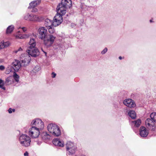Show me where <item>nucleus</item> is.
Segmentation results:
<instances>
[{
  "label": "nucleus",
  "mask_w": 156,
  "mask_h": 156,
  "mask_svg": "<svg viewBox=\"0 0 156 156\" xmlns=\"http://www.w3.org/2000/svg\"><path fill=\"white\" fill-rule=\"evenodd\" d=\"M75 156H86L82 154V155H79V156L75 155Z\"/></svg>",
  "instance_id": "nucleus-48"
},
{
  "label": "nucleus",
  "mask_w": 156,
  "mask_h": 156,
  "mask_svg": "<svg viewBox=\"0 0 156 156\" xmlns=\"http://www.w3.org/2000/svg\"><path fill=\"white\" fill-rule=\"evenodd\" d=\"M12 77L9 76L5 80V83L6 85H9L11 84Z\"/></svg>",
  "instance_id": "nucleus-31"
},
{
  "label": "nucleus",
  "mask_w": 156,
  "mask_h": 156,
  "mask_svg": "<svg viewBox=\"0 0 156 156\" xmlns=\"http://www.w3.org/2000/svg\"><path fill=\"white\" fill-rule=\"evenodd\" d=\"M44 25L46 27H50L53 25V22L48 19H46L45 20Z\"/></svg>",
  "instance_id": "nucleus-21"
},
{
  "label": "nucleus",
  "mask_w": 156,
  "mask_h": 156,
  "mask_svg": "<svg viewBox=\"0 0 156 156\" xmlns=\"http://www.w3.org/2000/svg\"><path fill=\"white\" fill-rule=\"evenodd\" d=\"M14 27L13 25H11L9 26L7 28L6 33L7 34L11 33L13 30Z\"/></svg>",
  "instance_id": "nucleus-24"
},
{
  "label": "nucleus",
  "mask_w": 156,
  "mask_h": 156,
  "mask_svg": "<svg viewBox=\"0 0 156 156\" xmlns=\"http://www.w3.org/2000/svg\"><path fill=\"white\" fill-rule=\"evenodd\" d=\"M119 59L121 60L122 59V57L120 56L119 57Z\"/></svg>",
  "instance_id": "nucleus-47"
},
{
  "label": "nucleus",
  "mask_w": 156,
  "mask_h": 156,
  "mask_svg": "<svg viewBox=\"0 0 156 156\" xmlns=\"http://www.w3.org/2000/svg\"><path fill=\"white\" fill-rule=\"evenodd\" d=\"M40 20V19L38 15L32 14L30 20L31 21H39Z\"/></svg>",
  "instance_id": "nucleus-22"
},
{
  "label": "nucleus",
  "mask_w": 156,
  "mask_h": 156,
  "mask_svg": "<svg viewBox=\"0 0 156 156\" xmlns=\"http://www.w3.org/2000/svg\"><path fill=\"white\" fill-rule=\"evenodd\" d=\"M38 33L39 37L41 40L44 39L48 36L47 29L44 27H40L38 29Z\"/></svg>",
  "instance_id": "nucleus-9"
},
{
  "label": "nucleus",
  "mask_w": 156,
  "mask_h": 156,
  "mask_svg": "<svg viewBox=\"0 0 156 156\" xmlns=\"http://www.w3.org/2000/svg\"><path fill=\"white\" fill-rule=\"evenodd\" d=\"M18 138L20 144L22 146L27 147L30 146L31 139L29 136L25 134H22L18 136Z\"/></svg>",
  "instance_id": "nucleus-1"
},
{
  "label": "nucleus",
  "mask_w": 156,
  "mask_h": 156,
  "mask_svg": "<svg viewBox=\"0 0 156 156\" xmlns=\"http://www.w3.org/2000/svg\"><path fill=\"white\" fill-rule=\"evenodd\" d=\"M55 37L51 34H49L44 39V44L48 46H51L54 42Z\"/></svg>",
  "instance_id": "nucleus-10"
},
{
  "label": "nucleus",
  "mask_w": 156,
  "mask_h": 156,
  "mask_svg": "<svg viewBox=\"0 0 156 156\" xmlns=\"http://www.w3.org/2000/svg\"><path fill=\"white\" fill-rule=\"evenodd\" d=\"M150 21L151 23L153 22V21H152V20H150Z\"/></svg>",
  "instance_id": "nucleus-49"
},
{
  "label": "nucleus",
  "mask_w": 156,
  "mask_h": 156,
  "mask_svg": "<svg viewBox=\"0 0 156 156\" xmlns=\"http://www.w3.org/2000/svg\"><path fill=\"white\" fill-rule=\"evenodd\" d=\"M4 84H2V85H0V88L3 90H5V87H4Z\"/></svg>",
  "instance_id": "nucleus-39"
},
{
  "label": "nucleus",
  "mask_w": 156,
  "mask_h": 156,
  "mask_svg": "<svg viewBox=\"0 0 156 156\" xmlns=\"http://www.w3.org/2000/svg\"><path fill=\"white\" fill-rule=\"evenodd\" d=\"M24 156H29V154L26 151V152L24 154Z\"/></svg>",
  "instance_id": "nucleus-44"
},
{
  "label": "nucleus",
  "mask_w": 156,
  "mask_h": 156,
  "mask_svg": "<svg viewBox=\"0 0 156 156\" xmlns=\"http://www.w3.org/2000/svg\"><path fill=\"white\" fill-rule=\"evenodd\" d=\"M139 132L140 135L142 137H146L148 134V131L144 126H141L140 127Z\"/></svg>",
  "instance_id": "nucleus-15"
},
{
  "label": "nucleus",
  "mask_w": 156,
  "mask_h": 156,
  "mask_svg": "<svg viewBox=\"0 0 156 156\" xmlns=\"http://www.w3.org/2000/svg\"><path fill=\"white\" fill-rule=\"evenodd\" d=\"M20 60L23 66H27L31 60L30 56L26 54H22L20 56Z\"/></svg>",
  "instance_id": "nucleus-8"
},
{
  "label": "nucleus",
  "mask_w": 156,
  "mask_h": 156,
  "mask_svg": "<svg viewBox=\"0 0 156 156\" xmlns=\"http://www.w3.org/2000/svg\"><path fill=\"white\" fill-rule=\"evenodd\" d=\"M31 125L32 127L34 126L40 130L43 129L44 126L43 122L39 119H36L33 120L31 122Z\"/></svg>",
  "instance_id": "nucleus-4"
},
{
  "label": "nucleus",
  "mask_w": 156,
  "mask_h": 156,
  "mask_svg": "<svg viewBox=\"0 0 156 156\" xmlns=\"http://www.w3.org/2000/svg\"><path fill=\"white\" fill-rule=\"evenodd\" d=\"M108 49L107 48H105L101 52V54L102 55L105 54L107 51Z\"/></svg>",
  "instance_id": "nucleus-36"
},
{
  "label": "nucleus",
  "mask_w": 156,
  "mask_h": 156,
  "mask_svg": "<svg viewBox=\"0 0 156 156\" xmlns=\"http://www.w3.org/2000/svg\"><path fill=\"white\" fill-rule=\"evenodd\" d=\"M141 124V120L138 119L132 122V125H134L136 127H139Z\"/></svg>",
  "instance_id": "nucleus-23"
},
{
  "label": "nucleus",
  "mask_w": 156,
  "mask_h": 156,
  "mask_svg": "<svg viewBox=\"0 0 156 156\" xmlns=\"http://www.w3.org/2000/svg\"><path fill=\"white\" fill-rule=\"evenodd\" d=\"M41 0H36V1L31 2L30 3V6L28 7L29 9L34 8L37 5H38L41 2Z\"/></svg>",
  "instance_id": "nucleus-19"
},
{
  "label": "nucleus",
  "mask_w": 156,
  "mask_h": 156,
  "mask_svg": "<svg viewBox=\"0 0 156 156\" xmlns=\"http://www.w3.org/2000/svg\"><path fill=\"white\" fill-rule=\"evenodd\" d=\"M13 78L16 82L17 83L19 81L20 76L15 72H14L13 75Z\"/></svg>",
  "instance_id": "nucleus-27"
},
{
  "label": "nucleus",
  "mask_w": 156,
  "mask_h": 156,
  "mask_svg": "<svg viewBox=\"0 0 156 156\" xmlns=\"http://www.w3.org/2000/svg\"><path fill=\"white\" fill-rule=\"evenodd\" d=\"M1 42L2 43V45L3 48L9 46L10 45V43L8 41L5 42L4 41H2Z\"/></svg>",
  "instance_id": "nucleus-32"
},
{
  "label": "nucleus",
  "mask_w": 156,
  "mask_h": 156,
  "mask_svg": "<svg viewBox=\"0 0 156 156\" xmlns=\"http://www.w3.org/2000/svg\"><path fill=\"white\" fill-rule=\"evenodd\" d=\"M129 116L132 119H135L136 118V114L135 111L131 110L128 112Z\"/></svg>",
  "instance_id": "nucleus-26"
},
{
  "label": "nucleus",
  "mask_w": 156,
  "mask_h": 156,
  "mask_svg": "<svg viewBox=\"0 0 156 156\" xmlns=\"http://www.w3.org/2000/svg\"><path fill=\"white\" fill-rule=\"evenodd\" d=\"M123 104L129 108L134 107L136 105L133 101L130 99H126L123 101Z\"/></svg>",
  "instance_id": "nucleus-14"
},
{
  "label": "nucleus",
  "mask_w": 156,
  "mask_h": 156,
  "mask_svg": "<svg viewBox=\"0 0 156 156\" xmlns=\"http://www.w3.org/2000/svg\"><path fill=\"white\" fill-rule=\"evenodd\" d=\"M40 129L33 126L29 130V134L30 136L33 138H37L40 134Z\"/></svg>",
  "instance_id": "nucleus-5"
},
{
  "label": "nucleus",
  "mask_w": 156,
  "mask_h": 156,
  "mask_svg": "<svg viewBox=\"0 0 156 156\" xmlns=\"http://www.w3.org/2000/svg\"><path fill=\"white\" fill-rule=\"evenodd\" d=\"M43 139L45 141L49 140L51 138L50 136L46 132H44L42 134Z\"/></svg>",
  "instance_id": "nucleus-20"
},
{
  "label": "nucleus",
  "mask_w": 156,
  "mask_h": 156,
  "mask_svg": "<svg viewBox=\"0 0 156 156\" xmlns=\"http://www.w3.org/2000/svg\"><path fill=\"white\" fill-rule=\"evenodd\" d=\"M48 131L53 136H59L61 134V130L59 127L55 124H49L47 126Z\"/></svg>",
  "instance_id": "nucleus-2"
},
{
  "label": "nucleus",
  "mask_w": 156,
  "mask_h": 156,
  "mask_svg": "<svg viewBox=\"0 0 156 156\" xmlns=\"http://www.w3.org/2000/svg\"><path fill=\"white\" fill-rule=\"evenodd\" d=\"M4 82L3 80H2L1 79H0V85L2 84H4Z\"/></svg>",
  "instance_id": "nucleus-41"
},
{
  "label": "nucleus",
  "mask_w": 156,
  "mask_h": 156,
  "mask_svg": "<svg viewBox=\"0 0 156 156\" xmlns=\"http://www.w3.org/2000/svg\"><path fill=\"white\" fill-rule=\"evenodd\" d=\"M15 109H12L11 108H10L8 110V112L10 113H12V112H15Z\"/></svg>",
  "instance_id": "nucleus-34"
},
{
  "label": "nucleus",
  "mask_w": 156,
  "mask_h": 156,
  "mask_svg": "<svg viewBox=\"0 0 156 156\" xmlns=\"http://www.w3.org/2000/svg\"><path fill=\"white\" fill-rule=\"evenodd\" d=\"M42 51H43L44 53L45 54V55L47 56V53L46 52L44 51L42 49H41Z\"/></svg>",
  "instance_id": "nucleus-46"
},
{
  "label": "nucleus",
  "mask_w": 156,
  "mask_h": 156,
  "mask_svg": "<svg viewBox=\"0 0 156 156\" xmlns=\"http://www.w3.org/2000/svg\"><path fill=\"white\" fill-rule=\"evenodd\" d=\"M12 66L15 71H18L21 66V63L19 60H15L12 63Z\"/></svg>",
  "instance_id": "nucleus-13"
},
{
  "label": "nucleus",
  "mask_w": 156,
  "mask_h": 156,
  "mask_svg": "<svg viewBox=\"0 0 156 156\" xmlns=\"http://www.w3.org/2000/svg\"><path fill=\"white\" fill-rule=\"evenodd\" d=\"M56 76V74L54 72H52L51 73V76L52 78H55Z\"/></svg>",
  "instance_id": "nucleus-42"
},
{
  "label": "nucleus",
  "mask_w": 156,
  "mask_h": 156,
  "mask_svg": "<svg viewBox=\"0 0 156 156\" xmlns=\"http://www.w3.org/2000/svg\"><path fill=\"white\" fill-rule=\"evenodd\" d=\"M29 35L27 34H17L16 37L17 38L20 39H24L28 38L29 37Z\"/></svg>",
  "instance_id": "nucleus-25"
},
{
  "label": "nucleus",
  "mask_w": 156,
  "mask_h": 156,
  "mask_svg": "<svg viewBox=\"0 0 156 156\" xmlns=\"http://www.w3.org/2000/svg\"><path fill=\"white\" fill-rule=\"evenodd\" d=\"M53 144L55 146L62 147L64 146V143L63 141L60 140L58 139H55L52 141Z\"/></svg>",
  "instance_id": "nucleus-16"
},
{
  "label": "nucleus",
  "mask_w": 156,
  "mask_h": 156,
  "mask_svg": "<svg viewBox=\"0 0 156 156\" xmlns=\"http://www.w3.org/2000/svg\"><path fill=\"white\" fill-rule=\"evenodd\" d=\"M5 69V67L2 65L0 66V70H3Z\"/></svg>",
  "instance_id": "nucleus-40"
},
{
  "label": "nucleus",
  "mask_w": 156,
  "mask_h": 156,
  "mask_svg": "<svg viewBox=\"0 0 156 156\" xmlns=\"http://www.w3.org/2000/svg\"><path fill=\"white\" fill-rule=\"evenodd\" d=\"M61 3L64 6H66L67 7L70 8L72 6L71 0H62Z\"/></svg>",
  "instance_id": "nucleus-18"
},
{
  "label": "nucleus",
  "mask_w": 156,
  "mask_h": 156,
  "mask_svg": "<svg viewBox=\"0 0 156 156\" xmlns=\"http://www.w3.org/2000/svg\"><path fill=\"white\" fill-rule=\"evenodd\" d=\"M145 124L146 127L149 129L151 131L155 130L156 129L155 123L151 118H148L146 120Z\"/></svg>",
  "instance_id": "nucleus-6"
},
{
  "label": "nucleus",
  "mask_w": 156,
  "mask_h": 156,
  "mask_svg": "<svg viewBox=\"0 0 156 156\" xmlns=\"http://www.w3.org/2000/svg\"><path fill=\"white\" fill-rule=\"evenodd\" d=\"M32 14H30L27 13L24 15V19L30 21L31 18Z\"/></svg>",
  "instance_id": "nucleus-30"
},
{
  "label": "nucleus",
  "mask_w": 156,
  "mask_h": 156,
  "mask_svg": "<svg viewBox=\"0 0 156 156\" xmlns=\"http://www.w3.org/2000/svg\"><path fill=\"white\" fill-rule=\"evenodd\" d=\"M47 29H48L49 33L51 34H53L55 32V30L52 26L48 27Z\"/></svg>",
  "instance_id": "nucleus-33"
},
{
  "label": "nucleus",
  "mask_w": 156,
  "mask_h": 156,
  "mask_svg": "<svg viewBox=\"0 0 156 156\" xmlns=\"http://www.w3.org/2000/svg\"><path fill=\"white\" fill-rule=\"evenodd\" d=\"M20 28L24 32H25L27 30V28L24 27H20Z\"/></svg>",
  "instance_id": "nucleus-37"
},
{
  "label": "nucleus",
  "mask_w": 156,
  "mask_h": 156,
  "mask_svg": "<svg viewBox=\"0 0 156 156\" xmlns=\"http://www.w3.org/2000/svg\"><path fill=\"white\" fill-rule=\"evenodd\" d=\"M150 117L154 123H156V113L153 112L151 114Z\"/></svg>",
  "instance_id": "nucleus-28"
},
{
  "label": "nucleus",
  "mask_w": 156,
  "mask_h": 156,
  "mask_svg": "<svg viewBox=\"0 0 156 156\" xmlns=\"http://www.w3.org/2000/svg\"><path fill=\"white\" fill-rule=\"evenodd\" d=\"M28 55L34 57H36L39 55L40 52L38 49L36 48L33 49H28L27 51Z\"/></svg>",
  "instance_id": "nucleus-11"
},
{
  "label": "nucleus",
  "mask_w": 156,
  "mask_h": 156,
  "mask_svg": "<svg viewBox=\"0 0 156 156\" xmlns=\"http://www.w3.org/2000/svg\"><path fill=\"white\" fill-rule=\"evenodd\" d=\"M66 6H64L61 3H59L57 6L56 8L57 13L60 14L62 15H64L66 12Z\"/></svg>",
  "instance_id": "nucleus-12"
},
{
  "label": "nucleus",
  "mask_w": 156,
  "mask_h": 156,
  "mask_svg": "<svg viewBox=\"0 0 156 156\" xmlns=\"http://www.w3.org/2000/svg\"><path fill=\"white\" fill-rule=\"evenodd\" d=\"M66 149L68 153L73 154L75 153L77 147L73 143L69 141L67 142L66 144Z\"/></svg>",
  "instance_id": "nucleus-3"
},
{
  "label": "nucleus",
  "mask_w": 156,
  "mask_h": 156,
  "mask_svg": "<svg viewBox=\"0 0 156 156\" xmlns=\"http://www.w3.org/2000/svg\"><path fill=\"white\" fill-rule=\"evenodd\" d=\"M36 45V41L33 38H31L29 42L28 49H33L35 48Z\"/></svg>",
  "instance_id": "nucleus-17"
},
{
  "label": "nucleus",
  "mask_w": 156,
  "mask_h": 156,
  "mask_svg": "<svg viewBox=\"0 0 156 156\" xmlns=\"http://www.w3.org/2000/svg\"><path fill=\"white\" fill-rule=\"evenodd\" d=\"M22 51L23 49L21 47H20L17 50H15L13 52L15 53H17V52H21Z\"/></svg>",
  "instance_id": "nucleus-35"
},
{
  "label": "nucleus",
  "mask_w": 156,
  "mask_h": 156,
  "mask_svg": "<svg viewBox=\"0 0 156 156\" xmlns=\"http://www.w3.org/2000/svg\"><path fill=\"white\" fill-rule=\"evenodd\" d=\"M61 14L58 13L54 17L53 21V25L56 27L59 25L62 22L63 18Z\"/></svg>",
  "instance_id": "nucleus-7"
},
{
  "label": "nucleus",
  "mask_w": 156,
  "mask_h": 156,
  "mask_svg": "<svg viewBox=\"0 0 156 156\" xmlns=\"http://www.w3.org/2000/svg\"><path fill=\"white\" fill-rule=\"evenodd\" d=\"M36 142L37 144L38 145H40L41 143H42V141L41 140H37L36 141Z\"/></svg>",
  "instance_id": "nucleus-38"
},
{
  "label": "nucleus",
  "mask_w": 156,
  "mask_h": 156,
  "mask_svg": "<svg viewBox=\"0 0 156 156\" xmlns=\"http://www.w3.org/2000/svg\"><path fill=\"white\" fill-rule=\"evenodd\" d=\"M41 70L40 66L39 65H37L35 66L32 70L31 73L33 72L35 73L36 72L39 71Z\"/></svg>",
  "instance_id": "nucleus-29"
},
{
  "label": "nucleus",
  "mask_w": 156,
  "mask_h": 156,
  "mask_svg": "<svg viewBox=\"0 0 156 156\" xmlns=\"http://www.w3.org/2000/svg\"><path fill=\"white\" fill-rule=\"evenodd\" d=\"M33 10L32 11V12H35L37 11V9H36L33 8Z\"/></svg>",
  "instance_id": "nucleus-43"
},
{
  "label": "nucleus",
  "mask_w": 156,
  "mask_h": 156,
  "mask_svg": "<svg viewBox=\"0 0 156 156\" xmlns=\"http://www.w3.org/2000/svg\"><path fill=\"white\" fill-rule=\"evenodd\" d=\"M2 45V43H1V42L0 43V50L1 49L3 48Z\"/></svg>",
  "instance_id": "nucleus-45"
}]
</instances>
